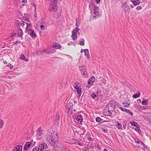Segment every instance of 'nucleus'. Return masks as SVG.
I'll list each match as a JSON object with an SVG mask.
<instances>
[{"label": "nucleus", "instance_id": "nucleus-1", "mask_svg": "<svg viewBox=\"0 0 151 151\" xmlns=\"http://www.w3.org/2000/svg\"><path fill=\"white\" fill-rule=\"evenodd\" d=\"M89 8L91 14H94L92 17V19L93 20L96 19L100 17L101 13L99 12V7L94 6L93 3L90 2L89 4Z\"/></svg>", "mask_w": 151, "mask_h": 151}, {"label": "nucleus", "instance_id": "nucleus-2", "mask_svg": "<svg viewBox=\"0 0 151 151\" xmlns=\"http://www.w3.org/2000/svg\"><path fill=\"white\" fill-rule=\"evenodd\" d=\"M58 0H53L50 2L49 10L53 12H56L58 10V6L57 3Z\"/></svg>", "mask_w": 151, "mask_h": 151}, {"label": "nucleus", "instance_id": "nucleus-3", "mask_svg": "<svg viewBox=\"0 0 151 151\" xmlns=\"http://www.w3.org/2000/svg\"><path fill=\"white\" fill-rule=\"evenodd\" d=\"M46 138L51 145L53 146L55 145V141L53 138L52 134L51 132L49 131L47 132L46 135Z\"/></svg>", "mask_w": 151, "mask_h": 151}, {"label": "nucleus", "instance_id": "nucleus-4", "mask_svg": "<svg viewBox=\"0 0 151 151\" xmlns=\"http://www.w3.org/2000/svg\"><path fill=\"white\" fill-rule=\"evenodd\" d=\"M79 69L81 71L82 76L84 78H87L88 75L87 72L86 67L84 66H80Z\"/></svg>", "mask_w": 151, "mask_h": 151}, {"label": "nucleus", "instance_id": "nucleus-5", "mask_svg": "<svg viewBox=\"0 0 151 151\" xmlns=\"http://www.w3.org/2000/svg\"><path fill=\"white\" fill-rule=\"evenodd\" d=\"M116 105V101L115 100H112L109 102L106 106V107L110 108L111 110H114Z\"/></svg>", "mask_w": 151, "mask_h": 151}, {"label": "nucleus", "instance_id": "nucleus-6", "mask_svg": "<svg viewBox=\"0 0 151 151\" xmlns=\"http://www.w3.org/2000/svg\"><path fill=\"white\" fill-rule=\"evenodd\" d=\"M114 110H111L110 108L107 107L104 109L103 114L104 115L106 116H111L112 112Z\"/></svg>", "mask_w": 151, "mask_h": 151}, {"label": "nucleus", "instance_id": "nucleus-7", "mask_svg": "<svg viewBox=\"0 0 151 151\" xmlns=\"http://www.w3.org/2000/svg\"><path fill=\"white\" fill-rule=\"evenodd\" d=\"M122 7L124 12H129L130 11L129 6L127 4L126 1L123 2L122 3Z\"/></svg>", "mask_w": 151, "mask_h": 151}, {"label": "nucleus", "instance_id": "nucleus-8", "mask_svg": "<svg viewBox=\"0 0 151 151\" xmlns=\"http://www.w3.org/2000/svg\"><path fill=\"white\" fill-rule=\"evenodd\" d=\"M44 134V133L43 129L41 127H40L36 131V135L41 136Z\"/></svg>", "mask_w": 151, "mask_h": 151}, {"label": "nucleus", "instance_id": "nucleus-9", "mask_svg": "<svg viewBox=\"0 0 151 151\" xmlns=\"http://www.w3.org/2000/svg\"><path fill=\"white\" fill-rule=\"evenodd\" d=\"M38 147H39V148L41 151H43L44 150L47 148L48 146L45 143L42 142L40 144Z\"/></svg>", "mask_w": 151, "mask_h": 151}, {"label": "nucleus", "instance_id": "nucleus-10", "mask_svg": "<svg viewBox=\"0 0 151 151\" xmlns=\"http://www.w3.org/2000/svg\"><path fill=\"white\" fill-rule=\"evenodd\" d=\"M74 90L75 91L77 92V93L79 96H80L82 93L81 88L77 85H76L74 87Z\"/></svg>", "mask_w": 151, "mask_h": 151}, {"label": "nucleus", "instance_id": "nucleus-11", "mask_svg": "<svg viewBox=\"0 0 151 151\" xmlns=\"http://www.w3.org/2000/svg\"><path fill=\"white\" fill-rule=\"evenodd\" d=\"M32 142L33 141L32 140L31 142H26L24 145L23 151H26L31 146Z\"/></svg>", "mask_w": 151, "mask_h": 151}, {"label": "nucleus", "instance_id": "nucleus-12", "mask_svg": "<svg viewBox=\"0 0 151 151\" xmlns=\"http://www.w3.org/2000/svg\"><path fill=\"white\" fill-rule=\"evenodd\" d=\"M28 32L29 34L31 36V37L33 38H35L37 36L36 35L35 32L34 31L33 29H29Z\"/></svg>", "mask_w": 151, "mask_h": 151}, {"label": "nucleus", "instance_id": "nucleus-13", "mask_svg": "<svg viewBox=\"0 0 151 151\" xmlns=\"http://www.w3.org/2000/svg\"><path fill=\"white\" fill-rule=\"evenodd\" d=\"M95 80L96 78L94 76H91L88 80V84L89 85H92Z\"/></svg>", "mask_w": 151, "mask_h": 151}, {"label": "nucleus", "instance_id": "nucleus-14", "mask_svg": "<svg viewBox=\"0 0 151 151\" xmlns=\"http://www.w3.org/2000/svg\"><path fill=\"white\" fill-rule=\"evenodd\" d=\"M76 120L78 123L81 124L83 122V118L81 114H79L77 116Z\"/></svg>", "mask_w": 151, "mask_h": 151}, {"label": "nucleus", "instance_id": "nucleus-15", "mask_svg": "<svg viewBox=\"0 0 151 151\" xmlns=\"http://www.w3.org/2000/svg\"><path fill=\"white\" fill-rule=\"evenodd\" d=\"M130 1L134 6L139 5L140 3L139 0H131Z\"/></svg>", "mask_w": 151, "mask_h": 151}, {"label": "nucleus", "instance_id": "nucleus-16", "mask_svg": "<svg viewBox=\"0 0 151 151\" xmlns=\"http://www.w3.org/2000/svg\"><path fill=\"white\" fill-rule=\"evenodd\" d=\"M76 27L73 30L72 33L77 34V32L79 31L80 29L78 28L79 26L77 23L76 24Z\"/></svg>", "mask_w": 151, "mask_h": 151}, {"label": "nucleus", "instance_id": "nucleus-17", "mask_svg": "<svg viewBox=\"0 0 151 151\" xmlns=\"http://www.w3.org/2000/svg\"><path fill=\"white\" fill-rule=\"evenodd\" d=\"M84 52L85 55L87 57V59H89L90 58V55L89 53V51L88 49H85L84 50Z\"/></svg>", "mask_w": 151, "mask_h": 151}, {"label": "nucleus", "instance_id": "nucleus-18", "mask_svg": "<svg viewBox=\"0 0 151 151\" xmlns=\"http://www.w3.org/2000/svg\"><path fill=\"white\" fill-rule=\"evenodd\" d=\"M14 147L16 151H22V147L21 145H17Z\"/></svg>", "mask_w": 151, "mask_h": 151}, {"label": "nucleus", "instance_id": "nucleus-19", "mask_svg": "<svg viewBox=\"0 0 151 151\" xmlns=\"http://www.w3.org/2000/svg\"><path fill=\"white\" fill-rule=\"evenodd\" d=\"M53 47L54 48L56 49H59L61 47V45L57 43H55L52 45Z\"/></svg>", "mask_w": 151, "mask_h": 151}, {"label": "nucleus", "instance_id": "nucleus-20", "mask_svg": "<svg viewBox=\"0 0 151 151\" xmlns=\"http://www.w3.org/2000/svg\"><path fill=\"white\" fill-rule=\"evenodd\" d=\"M60 120V114L58 112L56 113V117L55 119V122L56 123L58 124V122Z\"/></svg>", "mask_w": 151, "mask_h": 151}, {"label": "nucleus", "instance_id": "nucleus-21", "mask_svg": "<svg viewBox=\"0 0 151 151\" xmlns=\"http://www.w3.org/2000/svg\"><path fill=\"white\" fill-rule=\"evenodd\" d=\"M43 51L44 53L47 54H53L55 52V51H51L50 50H49V49L43 50Z\"/></svg>", "mask_w": 151, "mask_h": 151}, {"label": "nucleus", "instance_id": "nucleus-22", "mask_svg": "<svg viewBox=\"0 0 151 151\" xmlns=\"http://www.w3.org/2000/svg\"><path fill=\"white\" fill-rule=\"evenodd\" d=\"M24 20L27 22H30L29 16V14H25L24 17Z\"/></svg>", "mask_w": 151, "mask_h": 151}, {"label": "nucleus", "instance_id": "nucleus-23", "mask_svg": "<svg viewBox=\"0 0 151 151\" xmlns=\"http://www.w3.org/2000/svg\"><path fill=\"white\" fill-rule=\"evenodd\" d=\"M135 141L138 144H141V145H142V148L144 147V144L141 142L140 140H139L138 139H137L135 140Z\"/></svg>", "mask_w": 151, "mask_h": 151}, {"label": "nucleus", "instance_id": "nucleus-24", "mask_svg": "<svg viewBox=\"0 0 151 151\" xmlns=\"http://www.w3.org/2000/svg\"><path fill=\"white\" fill-rule=\"evenodd\" d=\"M77 140L76 138H73L72 139L70 142H69V143L70 144H76Z\"/></svg>", "mask_w": 151, "mask_h": 151}, {"label": "nucleus", "instance_id": "nucleus-25", "mask_svg": "<svg viewBox=\"0 0 151 151\" xmlns=\"http://www.w3.org/2000/svg\"><path fill=\"white\" fill-rule=\"evenodd\" d=\"M115 124H116V125L117 127L119 129H122V125L121 124L119 123L118 122H115Z\"/></svg>", "mask_w": 151, "mask_h": 151}, {"label": "nucleus", "instance_id": "nucleus-26", "mask_svg": "<svg viewBox=\"0 0 151 151\" xmlns=\"http://www.w3.org/2000/svg\"><path fill=\"white\" fill-rule=\"evenodd\" d=\"M20 58L21 60H24L25 61H28V60L26 58L25 56L23 55H21Z\"/></svg>", "mask_w": 151, "mask_h": 151}, {"label": "nucleus", "instance_id": "nucleus-27", "mask_svg": "<svg viewBox=\"0 0 151 151\" xmlns=\"http://www.w3.org/2000/svg\"><path fill=\"white\" fill-rule=\"evenodd\" d=\"M140 93L139 92H138L134 94L133 95L132 97L134 98H137L139 97V96H140Z\"/></svg>", "mask_w": 151, "mask_h": 151}, {"label": "nucleus", "instance_id": "nucleus-28", "mask_svg": "<svg viewBox=\"0 0 151 151\" xmlns=\"http://www.w3.org/2000/svg\"><path fill=\"white\" fill-rule=\"evenodd\" d=\"M130 123L131 124V125L133 126L136 127L137 126H139V125L137 124V122H134L133 120L131 121L130 122Z\"/></svg>", "mask_w": 151, "mask_h": 151}, {"label": "nucleus", "instance_id": "nucleus-29", "mask_svg": "<svg viewBox=\"0 0 151 151\" xmlns=\"http://www.w3.org/2000/svg\"><path fill=\"white\" fill-rule=\"evenodd\" d=\"M71 37L72 38L73 40H76L77 39V34L72 33Z\"/></svg>", "mask_w": 151, "mask_h": 151}, {"label": "nucleus", "instance_id": "nucleus-30", "mask_svg": "<svg viewBox=\"0 0 151 151\" xmlns=\"http://www.w3.org/2000/svg\"><path fill=\"white\" fill-rule=\"evenodd\" d=\"M148 100H143L142 103V105H147L148 104Z\"/></svg>", "mask_w": 151, "mask_h": 151}, {"label": "nucleus", "instance_id": "nucleus-31", "mask_svg": "<svg viewBox=\"0 0 151 151\" xmlns=\"http://www.w3.org/2000/svg\"><path fill=\"white\" fill-rule=\"evenodd\" d=\"M129 103H128L126 101H124V102L123 103V106L125 107H128L129 106Z\"/></svg>", "mask_w": 151, "mask_h": 151}, {"label": "nucleus", "instance_id": "nucleus-32", "mask_svg": "<svg viewBox=\"0 0 151 151\" xmlns=\"http://www.w3.org/2000/svg\"><path fill=\"white\" fill-rule=\"evenodd\" d=\"M54 149L55 151H63L61 148L57 146L55 147Z\"/></svg>", "mask_w": 151, "mask_h": 151}, {"label": "nucleus", "instance_id": "nucleus-33", "mask_svg": "<svg viewBox=\"0 0 151 151\" xmlns=\"http://www.w3.org/2000/svg\"><path fill=\"white\" fill-rule=\"evenodd\" d=\"M31 25L29 23H27V27L26 28V31H29V29H31Z\"/></svg>", "mask_w": 151, "mask_h": 151}, {"label": "nucleus", "instance_id": "nucleus-34", "mask_svg": "<svg viewBox=\"0 0 151 151\" xmlns=\"http://www.w3.org/2000/svg\"><path fill=\"white\" fill-rule=\"evenodd\" d=\"M80 45L82 46L84 45V40L83 39L79 41Z\"/></svg>", "mask_w": 151, "mask_h": 151}, {"label": "nucleus", "instance_id": "nucleus-35", "mask_svg": "<svg viewBox=\"0 0 151 151\" xmlns=\"http://www.w3.org/2000/svg\"><path fill=\"white\" fill-rule=\"evenodd\" d=\"M138 126H139V125L137 126L136 127V128L135 129V130L136 131H137L138 133L140 134L141 132V131L140 130V129L139 128V127Z\"/></svg>", "mask_w": 151, "mask_h": 151}, {"label": "nucleus", "instance_id": "nucleus-36", "mask_svg": "<svg viewBox=\"0 0 151 151\" xmlns=\"http://www.w3.org/2000/svg\"><path fill=\"white\" fill-rule=\"evenodd\" d=\"M32 151H41L39 148V147H35L33 150Z\"/></svg>", "mask_w": 151, "mask_h": 151}, {"label": "nucleus", "instance_id": "nucleus-37", "mask_svg": "<svg viewBox=\"0 0 151 151\" xmlns=\"http://www.w3.org/2000/svg\"><path fill=\"white\" fill-rule=\"evenodd\" d=\"M18 35L20 37H22L23 36V32L21 29H20L18 31Z\"/></svg>", "mask_w": 151, "mask_h": 151}, {"label": "nucleus", "instance_id": "nucleus-38", "mask_svg": "<svg viewBox=\"0 0 151 151\" xmlns=\"http://www.w3.org/2000/svg\"><path fill=\"white\" fill-rule=\"evenodd\" d=\"M143 9L142 7V6H138L136 8V9L137 11H139L142 9Z\"/></svg>", "mask_w": 151, "mask_h": 151}, {"label": "nucleus", "instance_id": "nucleus-39", "mask_svg": "<svg viewBox=\"0 0 151 151\" xmlns=\"http://www.w3.org/2000/svg\"><path fill=\"white\" fill-rule=\"evenodd\" d=\"M97 93L96 94L95 93H94L93 94H92L91 96V97L93 99H94L97 96Z\"/></svg>", "mask_w": 151, "mask_h": 151}, {"label": "nucleus", "instance_id": "nucleus-40", "mask_svg": "<svg viewBox=\"0 0 151 151\" xmlns=\"http://www.w3.org/2000/svg\"><path fill=\"white\" fill-rule=\"evenodd\" d=\"M122 125L123 126V127L124 129H126V121H124L122 122Z\"/></svg>", "mask_w": 151, "mask_h": 151}, {"label": "nucleus", "instance_id": "nucleus-41", "mask_svg": "<svg viewBox=\"0 0 151 151\" xmlns=\"http://www.w3.org/2000/svg\"><path fill=\"white\" fill-rule=\"evenodd\" d=\"M96 121L98 122H99L100 121H101L102 120V119H101L99 117H98V116L96 118Z\"/></svg>", "mask_w": 151, "mask_h": 151}, {"label": "nucleus", "instance_id": "nucleus-42", "mask_svg": "<svg viewBox=\"0 0 151 151\" xmlns=\"http://www.w3.org/2000/svg\"><path fill=\"white\" fill-rule=\"evenodd\" d=\"M3 125V123L2 121L0 119V129L2 128Z\"/></svg>", "mask_w": 151, "mask_h": 151}, {"label": "nucleus", "instance_id": "nucleus-43", "mask_svg": "<svg viewBox=\"0 0 151 151\" xmlns=\"http://www.w3.org/2000/svg\"><path fill=\"white\" fill-rule=\"evenodd\" d=\"M127 113L129 114H130L131 115H133V113L132 112V111H131L130 110H127V111L126 112Z\"/></svg>", "mask_w": 151, "mask_h": 151}, {"label": "nucleus", "instance_id": "nucleus-44", "mask_svg": "<svg viewBox=\"0 0 151 151\" xmlns=\"http://www.w3.org/2000/svg\"><path fill=\"white\" fill-rule=\"evenodd\" d=\"M76 144H77L81 146L83 145V144L79 142V141L78 140H77L76 143Z\"/></svg>", "mask_w": 151, "mask_h": 151}, {"label": "nucleus", "instance_id": "nucleus-45", "mask_svg": "<svg viewBox=\"0 0 151 151\" xmlns=\"http://www.w3.org/2000/svg\"><path fill=\"white\" fill-rule=\"evenodd\" d=\"M76 144H77L81 146L83 145V144L79 142V141L78 140H77L76 143Z\"/></svg>", "mask_w": 151, "mask_h": 151}, {"label": "nucleus", "instance_id": "nucleus-46", "mask_svg": "<svg viewBox=\"0 0 151 151\" xmlns=\"http://www.w3.org/2000/svg\"><path fill=\"white\" fill-rule=\"evenodd\" d=\"M45 26L44 25H40V28L41 30H43L45 29Z\"/></svg>", "mask_w": 151, "mask_h": 151}, {"label": "nucleus", "instance_id": "nucleus-47", "mask_svg": "<svg viewBox=\"0 0 151 151\" xmlns=\"http://www.w3.org/2000/svg\"><path fill=\"white\" fill-rule=\"evenodd\" d=\"M116 106H117V107H118L119 109H121L122 108V106H121V105L120 104H118L116 105Z\"/></svg>", "mask_w": 151, "mask_h": 151}, {"label": "nucleus", "instance_id": "nucleus-48", "mask_svg": "<svg viewBox=\"0 0 151 151\" xmlns=\"http://www.w3.org/2000/svg\"><path fill=\"white\" fill-rule=\"evenodd\" d=\"M134 106H135V108H139L141 106H140V105H138L137 104H135V105Z\"/></svg>", "mask_w": 151, "mask_h": 151}, {"label": "nucleus", "instance_id": "nucleus-49", "mask_svg": "<svg viewBox=\"0 0 151 151\" xmlns=\"http://www.w3.org/2000/svg\"><path fill=\"white\" fill-rule=\"evenodd\" d=\"M36 136V139L37 140H39L41 139V136Z\"/></svg>", "mask_w": 151, "mask_h": 151}, {"label": "nucleus", "instance_id": "nucleus-50", "mask_svg": "<svg viewBox=\"0 0 151 151\" xmlns=\"http://www.w3.org/2000/svg\"><path fill=\"white\" fill-rule=\"evenodd\" d=\"M121 110L123 111L127 112V109L124 108L123 107H122Z\"/></svg>", "mask_w": 151, "mask_h": 151}, {"label": "nucleus", "instance_id": "nucleus-51", "mask_svg": "<svg viewBox=\"0 0 151 151\" xmlns=\"http://www.w3.org/2000/svg\"><path fill=\"white\" fill-rule=\"evenodd\" d=\"M102 130L105 133H106L107 132V128L103 129H102Z\"/></svg>", "mask_w": 151, "mask_h": 151}, {"label": "nucleus", "instance_id": "nucleus-52", "mask_svg": "<svg viewBox=\"0 0 151 151\" xmlns=\"http://www.w3.org/2000/svg\"><path fill=\"white\" fill-rule=\"evenodd\" d=\"M65 151H71L68 147H65L64 149Z\"/></svg>", "mask_w": 151, "mask_h": 151}, {"label": "nucleus", "instance_id": "nucleus-53", "mask_svg": "<svg viewBox=\"0 0 151 151\" xmlns=\"http://www.w3.org/2000/svg\"><path fill=\"white\" fill-rule=\"evenodd\" d=\"M82 151H89L88 150V149L87 148H85L84 149H83Z\"/></svg>", "mask_w": 151, "mask_h": 151}, {"label": "nucleus", "instance_id": "nucleus-54", "mask_svg": "<svg viewBox=\"0 0 151 151\" xmlns=\"http://www.w3.org/2000/svg\"><path fill=\"white\" fill-rule=\"evenodd\" d=\"M43 50H41L40 51V53L42 55L43 54V53H44V52L43 51Z\"/></svg>", "mask_w": 151, "mask_h": 151}, {"label": "nucleus", "instance_id": "nucleus-55", "mask_svg": "<svg viewBox=\"0 0 151 151\" xmlns=\"http://www.w3.org/2000/svg\"><path fill=\"white\" fill-rule=\"evenodd\" d=\"M101 0H95V1L97 4H99L100 3Z\"/></svg>", "mask_w": 151, "mask_h": 151}, {"label": "nucleus", "instance_id": "nucleus-56", "mask_svg": "<svg viewBox=\"0 0 151 151\" xmlns=\"http://www.w3.org/2000/svg\"><path fill=\"white\" fill-rule=\"evenodd\" d=\"M92 86V85H91L88 84V85H87L86 86V88H87L88 89Z\"/></svg>", "mask_w": 151, "mask_h": 151}, {"label": "nucleus", "instance_id": "nucleus-57", "mask_svg": "<svg viewBox=\"0 0 151 151\" xmlns=\"http://www.w3.org/2000/svg\"><path fill=\"white\" fill-rule=\"evenodd\" d=\"M20 23L21 25L22 26H23L24 25V22L23 21H22V22H20Z\"/></svg>", "mask_w": 151, "mask_h": 151}, {"label": "nucleus", "instance_id": "nucleus-58", "mask_svg": "<svg viewBox=\"0 0 151 151\" xmlns=\"http://www.w3.org/2000/svg\"><path fill=\"white\" fill-rule=\"evenodd\" d=\"M16 33L14 31H13L12 32V36L15 35Z\"/></svg>", "mask_w": 151, "mask_h": 151}, {"label": "nucleus", "instance_id": "nucleus-59", "mask_svg": "<svg viewBox=\"0 0 151 151\" xmlns=\"http://www.w3.org/2000/svg\"><path fill=\"white\" fill-rule=\"evenodd\" d=\"M34 15L35 17H37V14L36 12H35Z\"/></svg>", "mask_w": 151, "mask_h": 151}, {"label": "nucleus", "instance_id": "nucleus-60", "mask_svg": "<svg viewBox=\"0 0 151 151\" xmlns=\"http://www.w3.org/2000/svg\"><path fill=\"white\" fill-rule=\"evenodd\" d=\"M13 66L12 65L10 64V69H12L13 68Z\"/></svg>", "mask_w": 151, "mask_h": 151}, {"label": "nucleus", "instance_id": "nucleus-61", "mask_svg": "<svg viewBox=\"0 0 151 151\" xmlns=\"http://www.w3.org/2000/svg\"><path fill=\"white\" fill-rule=\"evenodd\" d=\"M27 0H23L22 1V2L26 3L27 2Z\"/></svg>", "mask_w": 151, "mask_h": 151}, {"label": "nucleus", "instance_id": "nucleus-62", "mask_svg": "<svg viewBox=\"0 0 151 151\" xmlns=\"http://www.w3.org/2000/svg\"><path fill=\"white\" fill-rule=\"evenodd\" d=\"M149 119V120L150 122L151 123V114H150V117Z\"/></svg>", "mask_w": 151, "mask_h": 151}, {"label": "nucleus", "instance_id": "nucleus-63", "mask_svg": "<svg viewBox=\"0 0 151 151\" xmlns=\"http://www.w3.org/2000/svg\"><path fill=\"white\" fill-rule=\"evenodd\" d=\"M33 5H34L33 6L35 7V12H36V7L35 6V4H34Z\"/></svg>", "mask_w": 151, "mask_h": 151}, {"label": "nucleus", "instance_id": "nucleus-64", "mask_svg": "<svg viewBox=\"0 0 151 151\" xmlns=\"http://www.w3.org/2000/svg\"><path fill=\"white\" fill-rule=\"evenodd\" d=\"M12 151H16V150L15 149V147H14L13 150H12Z\"/></svg>", "mask_w": 151, "mask_h": 151}]
</instances>
